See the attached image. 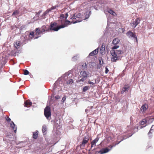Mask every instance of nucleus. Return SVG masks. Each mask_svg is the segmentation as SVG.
<instances>
[{
  "label": "nucleus",
  "instance_id": "nucleus-8",
  "mask_svg": "<svg viewBox=\"0 0 154 154\" xmlns=\"http://www.w3.org/2000/svg\"><path fill=\"white\" fill-rule=\"evenodd\" d=\"M44 114L47 119L50 117L51 115V108L49 106H47L44 109Z\"/></svg>",
  "mask_w": 154,
  "mask_h": 154
},
{
  "label": "nucleus",
  "instance_id": "nucleus-1",
  "mask_svg": "<svg viewBox=\"0 0 154 154\" xmlns=\"http://www.w3.org/2000/svg\"><path fill=\"white\" fill-rule=\"evenodd\" d=\"M69 75L68 73H66L63 76L60 77L54 84L53 93L51 96H54L57 92L60 91L61 88L63 86L64 82L68 78Z\"/></svg>",
  "mask_w": 154,
  "mask_h": 154
},
{
  "label": "nucleus",
  "instance_id": "nucleus-46",
  "mask_svg": "<svg viewBox=\"0 0 154 154\" xmlns=\"http://www.w3.org/2000/svg\"><path fill=\"white\" fill-rule=\"evenodd\" d=\"M6 119L7 121L8 122H10L11 121V119L8 116L6 118Z\"/></svg>",
  "mask_w": 154,
  "mask_h": 154
},
{
  "label": "nucleus",
  "instance_id": "nucleus-49",
  "mask_svg": "<svg viewBox=\"0 0 154 154\" xmlns=\"http://www.w3.org/2000/svg\"><path fill=\"white\" fill-rule=\"evenodd\" d=\"M40 36H35L34 37V39H36L38 38Z\"/></svg>",
  "mask_w": 154,
  "mask_h": 154
},
{
  "label": "nucleus",
  "instance_id": "nucleus-22",
  "mask_svg": "<svg viewBox=\"0 0 154 154\" xmlns=\"http://www.w3.org/2000/svg\"><path fill=\"white\" fill-rule=\"evenodd\" d=\"M10 126L12 128V129L14 131V132L16 133L17 130V128L15 127V124L12 121L10 123Z\"/></svg>",
  "mask_w": 154,
  "mask_h": 154
},
{
  "label": "nucleus",
  "instance_id": "nucleus-52",
  "mask_svg": "<svg viewBox=\"0 0 154 154\" xmlns=\"http://www.w3.org/2000/svg\"><path fill=\"white\" fill-rule=\"evenodd\" d=\"M26 43V41H25L24 42H23V44H24Z\"/></svg>",
  "mask_w": 154,
  "mask_h": 154
},
{
  "label": "nucleus",
  "instance_id": "nucleus-39",
  "mask_svg": "<svg viewBox=\"0 0 154 154\" xmlns=\"http://www.w3.org/2000/svg\"><path fill=\"white\" fill-rule=\"evenodd\" d=\"M58 5L53 6L51 8H50V10L51 11L52 10L56 9V8L58 7Z\"/></svg>",
  "mask_w": 154,
  "mask_h": 154
},
{
  "label": "nucleus",
  "instance_id": "nucleus-19",
  "mask_svg": "<svg viewBox=\"0 0 154 154\" xmlns=\"http://www.w3.org/2000/svg\"><path fill=\"white\" fill-rule=\"evenodd\" d=\"M99 139V138L97 137L95 139H94L92 142L91 143V149L92 147L94 146H96V143L98 141Z\"/></svg>",
  "mask_w": 154,
  "mask_h": 154
},
{
  "label": "nucleus",
  "instance_id": "nucleus-16",
  "mask_svg": "<svg viewBox=\"0 0 154 154\" xmlns=\"http://www.w3.org/2000/svg\"><path fill=\"white\" fill-rule=\"evenodd\" d=\"M92 87V86L91 85L85 86L82 88V92H86L87 91L89 90L90 88Z\"/></svg>",
  "mask_w": 154,
  "mask_h": 154
},
{
  "label": "nucleus",
  "instance_id": "nucleus-47",
  "mask_svg": "<svg viewBox=\"0 0 154 154\" xmlns=\"http://www.w3.org/2000/svg\"><path fill=\"white\" fill-rule=\"evenodd\" d=\"M119 31L120 30H121V31H122V32H124V31L125 30V29L124 28H119Z\"/></svg>",
  "mask_w": 154,
  "mask_h": 154
},
{
  "label": "nucleus",
  "instance_id": "nucleus-4",
  "mask_svg": "<svg viewBox=\"0 0 154 154\" xmlns=\"http://www.w3.org/2000/svg\"><path fill=\"white\" fill-rule=\"evenodd\" d=\"M111 55L113 57L111 58L112 62H116L121 58V55L123 53V51L121 50H111L110 51Z\"/></svg>",
  "mask_w": 154,
  "mask_h": 154
},
{
  "label": "nucleus",
  "instance_id": "nucleus-36",
  "mask_svg": "<svg viewBox=\"0 0 154 154\" xmlns=\"http://www.w3.org/2000/svg\"><path fill=\"white\" fill-rule=\"evenodd\" d=\"M88 83L90 84V85H91L92 86V87H93V86L94 85V84H95V83H94L93 82H91L90 81V80H88Z\"/></svg>",
  "mask_w": 154,
  "mask_h": 154
},
{
  "label": "nucleus",
  "instance_id": "nucleus-37",
  "mask_svg": "<svg viewBox=\"0 0 154 154\" xmlns=\"http://www.w3.org/2000/svg\"><path fill=\"white\" fill-rule=\"evenodd\" d=\"M99 64L100 66H102L103 64V62L102 60V59L101 58L99 60Z\"/></svg>",
  "mask_w": 154,
  "mask_h": 154
},
{
  "label": "nucleus",
  "instance_id": "nucleus-54",
  "mask_svg": "<svg viewBox=\"0 0 154 154\" xmlns=\"http://www.w3.org/2000/svg\"><path fill=\"white\" fill-rule=\"evenodd\" d=\"M55 97L56 99H59V98L58 97Z\"/></svg>",
  "mask_w": 154,
  "mask_h": 154
},
{
  "label": "nucleus",
  "instance_id": "nucleus-28",
  "mask_svg": "<svg viewBox=\"0 0 154 154\" xmlns=\"http://www.w3.org/2000/svg\"><path fill=\"white\" fill-rule=\"evenodd\" d=\"M20 13V11L18 10H16L14 11L13 12L12 16H16L19 14Z\"/></svg>",
  "mask_w": 154,
  "mask_h": 154
},
{
  "label": "nucleus",
  "instance_id": "nucleus-48",
  "mask_svg": "<svg viewBox=\"0 0 154 154\" xmlns=\"http://www.w3.org/2000/svg\"><path fill=\"white\" fill-rule=\"evenodd\" d=\"M46 15V14H45V12L42 15V17H43L44 18H45V16Z\"/></svg>",
  "mask_w": 154,
  "mask_h": 154
},
{
  "label": "nucleus",
  "instance_id": "nucleus-7",
  "mask_svg": "<svg viewBox=\"0 0 154 154\" xmlns=\"http://www.w3.org/2000/svg\"><path fill=\"white\" fill-rule=\"evenodd\" d=\"M81 16V13H78L77 14H75L72 16L71 17L70 19H76L77 18H79V19L77 20H76L75 21H72V23H75L78 22H80L82 21L81 19H80Z\"/></svg>",
  "mask_w": 154,
  "mask_h": 154
},
{
  "label": "nucleus",
  "instance_id": "nucleus-21",
  "mask_svg": "<svg viewBox=\"0 0 154 154\" xmlns=\"http://www.w3.org/2000/svg\"><path fill=\"white\" fill-rule=\"evenodd\" d=\"M98 52V48H97L95 49L92 52H91L89 54V56H92L94 55H95L96 54H97Z\"/></svg>",
  "mask_w": 154,
  "mask_h": 154
},
{
  "label": "nucleus",
  "instance_id": "nucleus-31",
  "mask_svg": "<svg viewBox=\"0 0 154 154\" xmlns=\"http://www.w3.org/2000/svg\"><path fill=\"white\" fill-rule=\"evenodd\" d=\"M35 34L37 35H39L41 33V31L40 29L38 28H37L35 29Z\"/></svg>",
  "mask_w": 154,
  "mask_h": 154
},
{
  "label": "nucleus",
  "instance_id": "nucleus-41",
  "mask_svg": "<svg viewBox=\"0 0 154 154\" xmlns=\"http://www.w3.org/2000/svg\"><path fill=\"white\" fill-rule=\"evenodd\" d=\"M29 72L26 69V70H24L23 74L24 75H27L29 74Z\"/></svg>",
  "mask_w": 154,
  "mask_h": 154
},
{
  "label": "nucleus",
  "instance_id": "nucleus-33",
  "mask_svg": "<svg viewBox=\"0 0 154 154\" xmlns=\"http://www.w3.org/2000/svg\"><path fill=\"white\" fill-rule=\"evenodd\" d=\"M82 77V78L81 79H80L78 81V82H84L85 80H86L87 79V78H85L83 77Z\"/></svg>",
  "mask_w": 154,
  "mask_h": 154
},
{
  "label": "nucleus",
  "instance_id": "nucleus-23",
  "mask_svg": "<svg viewBox=\"0 0 154 154\" xmlns=\"http://www.w3.org/2000/svg\"><path fill=\"white\" fill-rule=\"evenodd\" d=\"M91 14V11H87L85 13H84V15H85V18L84 20H86L88 18L90 17V15Z\"/></svg>",
  "mask_w": 154,
  "mask_h": 154
},
{
  "label": "nucleus",
  "instance_id": "nucleus-2",
  "mask_svg": "<svg viewBox=\"0 0 154 154\" xmlns=\"http://www.w3.org/2000/svg\"><path fill=\"white\" fill-rule=\"evenodd\" d=\"M108 2L106 0H100L96 3L94 8L96 10L100 9L101 10H106L108 8Z\"/></svg>",
  "mask_w": 154,
  "mask_h": 154
},
{
  "label": "nucleus",
  "instance_id": "nucleus-3",
  "mask_svg": "<svg viewBox=\"0 0 154 154\" xmlns=\"http://www.w3.org/2000/svg\"><path fill=\"white\" fill-rule=\"evenodd\" d=\"M64 24L60 25L59 26H57V23L56 22H54L52 23H51L50 25V30L57 31L60 29L67 26L68 25L70 24V21L66 19L65 21H64Z\"/></svg>",
  "mask_w": 154,
  "mask_h": 154
},
{
  "label": "nucleus",
  "instance_id": "nucleus-27",
  "mask_svg": "<svg viewBox=\"0 0 154 154\" xmlns=\"http://www.w3.org/2000/svg\"><path fill=\"white\" fill-rule=\"evenodd\" d=\"M153 129H154V125L152 126L149 132L148 133V135L150 137H151L152 136L151 134L152 133V131L153 130Z\"/></svg>",
  "mask_w": 154,
  "mask_h": 154
},
{
  "label": "nucleus",
  "instance_id": "nucleus-53",
  "mask_svg": "<svg viewBox=\"0 0 154 154\" xmlns=\"http://www.w3.org/2000/svg\"><path fill=\"white\" fill-rule=\"evenodd\" d=\"M100 66H99L98 65L97 66V69H100Z\"/></svg>",
  "mask_w": 154,
  "mask_h": 154
},
{
  "label": "nucleus",
  "instance_id": "nucleus-57",
  "mask_svg": "<svg viewBox=\"0 0 154 154\" xmlns=\"http://www.w3.org/2000/svg\"><path fill=\"white\" fill-rule=\"evenodd\" d=\"M113 95H114V96H115V94H113L112 95V96H114Z\"/></svg>",
  "mask_w": 154,
  "mask_h": 154
},
{
  "label": "nucleus",
  "instance_id": "nucleus-55",
  "mask_svg": "<svg viewBox=\"0 0 154 154\" xmlns=\"http://www.w3.org/2000/svg\"><path fill=\"white\" fill-rule=\"evenodd\" d=\"M152 90H153V91L154 93V88H152Z\"/></svg>",
  "mask_w": 154,
  "mask_h": 154
},
{
  "label": "nucleus",
  "instance_id": "nucleus-51",
  "mask_svg": "<svg viewBox=\"0 0 154 154\" xmlns=\"http://www.w3.org/2000/svg\"><path fill=\"white\" fill-rule=\"evenodd\" d=\"M103 48H103V46H102L101 47V50H102V49H103ZM104 49H105V48H104Z\"/></svg>",
  "mask_w": 154,
  "mask_h": 154
},
{
  "label": "nucleus",
  "instance_id": "nucleus-40",
  "mask_svg": "<svg viewBox=\"0 0 154 154\" xmlns=\"http://www.w3.org/2000/svg\"><path fill=\"white\" fill-rule=\"evenodd\" d=\"M119 46L116 45L112 48V50H114V49H116L118 48H119Z\"/></svg>",
  "mask_w": 154,
  "mask_h": 154
},
{
  "label": "nucleus",
  "instance_id": "nucleus-30",
  "mask_svg": "<svg viewBox=\"0 0 154 154\" xmlns=\"http://www.w3.org/2000/svg\"><path fill=\"white\" fill-rule=\"evenodd\" d=\"M32 103L28 100H26L25 103V104L26 107H28L29 106H31L32 105Z\"/></svg>",
  "mask_w": 154,
  "mask_h": 154
},
{
  "label": "nucleus",
  "instance_id": "nucleus-43",
  "mask_svg": "<svg viewBox=\"0 0 154 154\" xmlns=\"http://www.w3.org/2000/svg\"><path fill=\"white\" fill-rule=\"evenodd\" d=\"M51 10L50 9H48L45 12V14H48L49 12L51 11Z\"/></svg>",
  "mask_w": 154,
  "mask_h": 154
},
{
  "label": "nucleus",
  "instance_id": "nucleus-15",
  "mask_svg": "<svg viewBox=\"0 0 154 154\" xmlns=\"http://www.w3.org/2000/svg\"><path fill=\"white\" fill-rule=\"evenodd\" d=\"M148 108V105L146 104H144L141 107L140 110V112L141 113H143Z\"/></svg>",
  "mask_w": 154,
  "mask_h": 154
},
{
  "label": "nucleus",
  "instance_id": "nucleus-11",
  "mask_svg": "<svg viewBox=\"0 0 154 154\" xmlns=\"http://www.w3.org/2000/svg\"><path fill=\"white\" fill-rule=\"evenodd\" d=\"M148 120V121L152 122L154 120V117L149 116L146 118V119H143L141 122V125H144L146 123V121Z\"/></svg>",
  "mask_w": 154,
  "mask_h": 154
},
{
  "label": "nucleus",
  "instance_id": "nucleus-56",
  "mask_svg": "<svg viewBox=\"0 0 154 154\" xmlns=\"http://www.w3.org/2000/svg\"><path fill=\"white\" fill-rule=\"evenodd\" d=\"M1 5H1V3L0 2V7H1Z\"/></svg>",
  "mask_w": 154,
  "mask_h": 154
},
{
  "label": "nucleus",
  "instance_id": "nucleus-17",
  "mask_svg": "<svg viewBox=\"0 0 154 154\" xmlns=\"http://www.w3.org/2000/svg\"><path fill=\"white\" fill-rule=\"evenodd\" d=\"M42 12V11L39 10L38 12H36V14L33 19L34 21H36L38 20L41 19L42 18L39 17L40 14Z\"/></svg>",
  "mask_w": 154,
  "mask_h": 154
},
{
  "label": "nucleus",
  "instance_id": "nucleus-20",
  "mask_svg": "<svg viewBox=\"0 0 154 154\" xmlns=\"http://www.w3.org/2000/svg\"><path fill=\"white\" fill-rule=\"evenodd\" d=\"M21 44L19 41H16L14 43V45L15 49H18L20 48Z\"/></svg>",
  "mask_w": 154,
  "mask_h": 154
},
{
  "label": "nucleus",
  "instance_id": "nucleus-6",
  "mask_svg": "<svg viewBox=\"0 0 154 154\" xmlns=\"http://www.w3.org/2000/svg\"><path fill=\"white\" fill-rule=\"evenodd\" d=\"M126 35L129 38L134 39V42L138 43V41L137 36L136 35L134 34L133 32L131 31H129L127 32L126 33Z\"/></svg>",
  "mask_w": 154,
  "mask_h": 154
},
{
  "label": "nucleus",
  "instance_id": "nucleus-50",
  "mask_svg": "<svg viewBox=\"0 0 154 154\" xmlns=\"http://www.w3.org/2000/svg\"><path fill=\"white\" fill-rule=\"evenodd\" d=\"M66 99L65 97H63L62 98V100H63V101Z\"/></svg>",
  "mask_w": 154,
  "mask_h": 154
},
{
  "label": "nucleus",
  "instance_id": "nucleus-26",
  "mask_svg": "<svg viewBox=\"0 0 154 154\" xmlns=\"http://www.w3.org/2000/svg\"><path fill=\"white\" fill-rule=\"evenodd\" d=\"M38 131H36L33 133L32 137L34 139H36L38 137Z\"/></svg>",
  "mask_w": 154,
  "mask_h": 154
},
{
  "label": "nucleus",
  "instance_id": "nucleus-29",
  "mask_svg": "<svg viewBox=\"0 0 154 154\" xmlns=\"http://www.w3.org/2000/svg\"><path fill=\"white\" fill-rule=\"evenodd\" d=\"M46 26L45 25L43 26L42 27V28L41 29V33L42 34H43L44 32L45 31H47L48 30H47L45 29L46 28Z\"/></svg>",
  "mask_w": 154,
  "mask_h": 154
},
{
  "label": "nucleus",
  "instance_id": "nucleus-25",
  "mask_svg": "<svg viewBox=\"0 0 154 154\" xmlns=\"http://www.w3.org/2000/svg\"><path fill=\"white\" fill-rule=\"evenodd\" d=\"M42 132L44 134H45L46 133V131H47V126L45 125H44L42 127Z\"/></svg>",
  "mask_w": 154,
  "mask_h": 154
},
{
  "label": "nucleus",
  "instance_id": "nucleus-13",
  "mask_svg": "<svg viewBox=\"0 0 154 154\" xmlns=\"http://www.w3.org/2000/svg\"><path fill=\"white\" fill-rule=\"evenodd\" d=\"M140 21V18H137L131 24V26L134 28H135L136 26L139 23Z\"/></svg>",
  "mask_w": 154,
  "mask_h": 154
},
{
  "label": "nucleus",
  "instance_id": "nucleus-42",
  "mask_svg": "<svg viewBox=\"0 0 154 154\" xmlns=\"http://www.w3.org/2000/svg\"><path fill=\"white\" fill-rule=\"evenodd\" d=\"M78 58V57H77V56H74L73 57H72V61H75L77 60Z\"/></svg>",
  "mask_w": 154,
  "mask_h": 154
},
{
  "label": "nucleus",
  "instance_id": "nucleus-9",
  "mask_svg": "<svg viewBox=\"0 0 154 154\" xmlns=\"http://www.w3.org/2000/svg\"><path fill=\"white\" fill-rule=\"evenodd\" d=\"M89 138V136L88 135H86L84 137L82 143L80 145V147L85 146V145L88 143Z\"/></svg>",
  "mask_w": 154,
  "mask_h": 154
},
{
  "label": "nucleus",
  "instance_id": "nucleus-24",
  "mask_svg": "<svg viewBox=\"0 0 154 154\" xmlns=\"http://www.w3.org/2000/svg\"><path fill=\"white\" fill-rule=\"evenodd\" d=\"M120 40L118 38H115L112 41V43L115 45H117L120 42Z\"/></svg>",
  "mask_w": 154,
  "mask_h": 154
},
{
  "label": "nucleus",
  "instance_id": "nucleus-12",
  "mask_svg": "<svg viewBox=\"0 0 154 154\" xmlns=\"http://www.w3.org/2000/svg\"><path fill=\"white\" fill-rule=\"evenodd\" d=\"M80 77H83L87 78L90 76V73L85 71H82L80 72Z\"/></svg>",
  "mask_w": 154,
  "mask_h": 154
},
{
  "label": "nucleus",
  "instance_id": "nucleus-5",
  "mask_svg": "<svg viewBox=\"0 0 154 154\" xmlns=\"http://www.w3.org/2000/svg\"><path fill=\"white\" fill-rule=\"evenodd\" d=\"M118 140L117 139V143H115V144L114 146L110 145L109 146V147L110 148V149H109L107 148L102 149L100 151L96 152L95 154H102L108 152L109 150H111L113 146H115L116 145H118L123 140V139L119 141H118Z\"/></svg>",
  "mask_w": 154,
  "mask_h": 154
},
{
  "label": "nucleus",
  "instance_id": "nucleus-35",
  "mask_svg": "<svg viewBox=\"0 0 154 154\" xmlns=\"http://www.w3.org/2000/svg\"><path fill=\"white\" fill-rule=\"evenodd\" d=\"M34 32H32L30 33L29 37L31 39L34 38Z\"/></svg>",
  "mask_w": 154,
  "mask_h": 154
},
{
  "label": "nucleus",
  "instance_id": "nucleus-14",
  "mask_svg": "<svg viewBox=\"0 0 154 154\" xmlns=\"http://www.w3.org/2000/svg\"><path fill=\"white\" fill-rule=\"evenodd\" d=\"M130 86L128 84H125L124 86L121 91V94H123L125 92L126 93L130 89Z\"/></svg>",
  "mask_w": 154,
  "mask_h": 154
},
{
  "label": "nucleus",
  "instance_id": "nucleus-34",
  "mask_svg": "<svg viewBox=\"0 0 154 154\" xmlns=\"http://www.w3.org/2000/svg\"><path fill=\"white\" fill-rule=\"evenodd\" d=\"M73 82V80L72 79H70L69 80L67 81L66 82V83L67 84H71Z\"/></svg>",
  "mask_w": 154,
  "mask_h": 154
},
{
  "label": "nucleus",
  "instance_id": "nucleus-10",
  "mask_svg": "<svg viewBox=\"0 0 154 154\" xmlns=\"http://www.w3.org/2000/svg\"><path fill=\"white\" fill-rule=\"evenodd\" d=\"M68 14L67 13H66L65 15L63 14H61L59 17V21L61 22V23H64V21L67 18Z\"/></svg>",
  "mask_w": 154,
  "mask_h": 154
},
{
  "label": "nucleus",
  "instance_id": "nucleus-58",
  "mask_svg": "<svg viewBox=\"0 0 154 154\" xmlns=\"http://www.w3.org/2000/svg\"><path fill=\"white\" fill-rule=\"evenodd\" d=\"M56 96H59V95H57Z\"/></svg>",
  "mask_w": 154,
  "mask_h": 154
},
{
  "label": "nucleus",
  "instance_id": "nucleus-32",
  "mask_svg": "<svg viewBox=\"0 0 154 154\" xmlns=\"http://www.w3.org/2000/svg\"><path fill=\"white\" fill-rule=\"evenodd\" d=\"M107 11L110 14H112L113 16H115V15H116V13L112 10H108Z\"/></svg>",
  "mask_w": 154,
  "mask_h": 154
},
{
  "label": "nucleus",
  "instance_id": "nucleus-38",
  "mask_svg": "<svg viewBox=\"0 0 154 154\" xmlns=\"http://www.w3.org/2000/svg\"><path fill=\"white\" fill-rule=\"evenodd\" d=\"M95 63L94 62H89V65L90 66V67L91 68L92 67H93L94 65H95Z\"/></svg>",
  "mask_w": 154,
  "mask_h": 154
},
{
  "label": "nucleus",
  "instance_id": "nucleus-45",
  "mask_svg": "<svg viewBox=\"0 0 154 154\" xmlns=\"http://www.w3.org/2000/svg\"><path fill=\"white\" fill-rule=\"evenodd\" d=\"M82 68L83 69H85L86 68V64L85 63V65H82Z\"/></svg>",
  "mask_w": 154,
  "mask_h": 154
},
{
  "label": "nucleus",
  "instance_id": "nucleus-44",
  "mask_svg": "<svg viewBox=\"0 0 154 154\" xmlns=\"http://www.w3.org/2000/svg\"><path fill=\"white\" fill-rule=\"evenodd\" d=\"M109 71V70L108 68H107V67H105V73L107 74L108 73Z\"/></svg>",
  "mask_w": 154,
  "mask_h": 154
},
{
  "label": "nucleus",
  "instance_id": "nucleus-18",
  "mask_svg": "<svg viewBox=\"0 0 154 154\" xmlns=\"http://www.w3.org/2000/svg\"><path fill=\"white\" fill-rule=\"evenodd\" d=\"M19 50L17 49H15L14 50H12L11 52V55L13 56H16L18 55L19 53Z\"/></svg>",
  "mask_w": 154,
  "mask_h": 154
}]
</instances>
